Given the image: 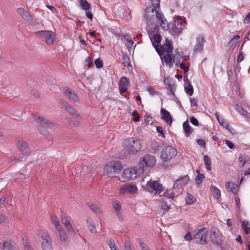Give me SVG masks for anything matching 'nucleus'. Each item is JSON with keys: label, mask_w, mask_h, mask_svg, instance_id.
Here are the masks:
<instances>
[{"label": "nucleus", "mask_w": 250, "mask_h": 250, "mask_svg": "<svg viewBox=\"0 0 250 250\" xmlns=\"http://www.w3.org/2000/svg\"><path fill=\"white\" fill-rule=\"evenodd\" d=\"M22 18L25 21H31L32 20V16L29 12L25 11L23 14L21 16Z\"/></svg>", "instance_id": "46"}, {"label": "nucleus", "mask_w": 250, "mask_h": 250, "mask_svg": "<svg viewBox=\"0 0 250 250\" xmlns=\"http://www.w3.org/2000/svg\"><path fill=\"white\" fill-rule=\"evenodd\" d=\"M190 121L191 123L194 125L198 126L199 125L198 121L194 117H192L190 118Z\"/></svg>", "instance_id": "58"}, {"label": "nucleus", "mask_w": 250, "mask_h": 250, "mask_svg": "<svg viewBox=\"0 0 250 250\" xmlns=\"http://www.w3.org/2000/svg\"><path fill=\"white\" fill-rule=\"evenodd\" d=\"M125 250H134V248L132 247L131 243L129 241L125 242Z\"/></svg>", "instance_id": "49"}, {"label": "nucleus", "mask_w": 250, "mask_h": 250, "mask_svg": "<svg viewBox=\"0 0 250 250\" xmlns=\"http://www.w3.org/2000/svg\"><path fill=\"white\" fill-rule=\"evenodd\" d=\"M189 178L188 175L181 176L177 179L173 185V188L178 194L182 193L183 191V187L186 186L189 182Z\"/></svg>", "instance_id": "6"}, {"label": "nucleus", "mask_w": 250, "mask_h": 250, "mask_svg": "<svg viewBox=\"0 0 250 250\" xmlns=\"http://www.w3.org/2000/svg\"><path fill=\"white\" fill-rule=\"evenodd\" d=\"M59 232L60 239L61 243L63 245H65L68 242V238L65 231L62 228L58 229Z\"/></svg>", "instance_id": "21"}, {"label": "nucleus", "mask_w": 250, "mask_h": 250, "mask_svg": "<svg viewBox=\"0 0 250 250\" xmlns=\"http://www.w3.org/2000/svg\"><path fill=\"white\" fill-rule=\"evenodd\" d=\"M25 178V176L23 174L21 173H18L16 174V180L21 179V181H23V179Z\"/></svg>", "instance_id": "64"}, {"label": "nucleus", "mask_w": 250, "mask_h": 250, "mask_svg": "<svg viewBox=\"0 0 250 250\" xmlns=\"http://www.w3.org/2000/svg\"><path fill=\"white\" fill-rule=\"evenodd\" d=\"M195 234L194 235L193 239L197 244L206 245V241L208 235L207 229L203 227L199 226L195 230Z\"/></svg>", "instance_id": "3"}, {"label": "nucleus", "mask_w": 250, "mask_h": 250, "mask_svg": "<svg viewBox=\"0 0 250 250\" xmlns=\"http://www.w3.org/2000/svg\"><path fill=\"white\" fill-rule=\"evenodd\" d=\"M161 113L162 115L161 119L170 125L172 122V118L170 113L164 108L161 109Z\"/></svg>", "instance_id": "19"}, {"label": "nucleus", "mask_w": 250, "mask_h": 250, "mask_svg": "<svg viewBox=\"0 0 250 250\" xmlns=\"http://www.w3.org/2000/svg\"><path fill=\"white\" fill-rule=\"evenodd\" d=\"M154 11V8H152V6H149L146 8L145 19L147 24H152V21L155 16Z\"/></svg>", "instance_id": "14"}, {"label": "nucleus", "mask_w": 250, "mask_h": 250, "mask_svg": "<svg viewBox=\"0 0 250 250\" xmlns=\"http://www.w3.org/2000/svg\"><path fill=\"white\" fill-rule=\"evenodd\" d=\"M185 200L187 204L192 205L196 201V200L192 195L188 193L186 195Z\"/></svg>", "instance_id": "33"}, {"label": "nucleus", "mask_w": 250, "mask_h": 250, "mask_svg": "<svg viewBox=\"0 0 250 250\" xmlns=\"http://www.w3.org/2000/svg\"><path fill=\"white\" fill-rule=\"evenodd\" d=\"M16 146L19 150L24 155H29L30 149L28 144L22 139H19L16 141Z\"/></svg>", "instance_id": "12"}, {"label": "nucleus", "mask_w": 250, "mask_h": 250, "mask_svg": "<svg viewBox=\"0 0 250 250\" xmlns=\"http://www.w3.org/2000/svg\"><path fill=\"white\" fill-rule=\"evenodd\" d=\"M235 202L236 205V207L237 208H240V200L238 197V195L235 196Z\"/></svg>", "instance_id": "60"}, {"label": "nucleus", "mask_w": 250, "mask_h": 250, "mask_svg": "<svg viewBox=\"0 0 250 250\" xmlns=\"http://www.w3.org/2000/svg\"><path fill=\"white\" fill-rule=\"evenodd\" d=\"M204 161L205 162L206 168L208 170H210L211 169V162L210 158L208 156L206 155L204 156Z\"/></svg>", "instance_id": "36"}, {"label": "nucleus", "mask_w": 250, "mask_h": 250, "mask_svg": "<svg viewBox=\"0 0 250 250\" xmlns=\"http://www.w3.org/2000/svg\"><path fill=\"white\" fill-rule=\"evenodd\" d=\"M120 84L122 86H128L129 84V80L125 77H123L120 81Z\"/></svg>", "instance_id": "40"}, {"label": "nucleus", "mask_w": 250, "mask_h": 250, "mask_svg": "<svg viewBox=\"0 0 250 250\" xmlns=\"http://www.w3.org/2000/svg\"><path fill=\"white\" fill-rule=\"evenodd\" d=\"M113 206L116 212L119 211L121 209L120 202L118 201H115L113 203Z\"/></svg>", "instance_id": "45"}, {"label": "nucleus", "mask_w": 250, "mask_h": 250, "mask_svg": "<svg viewBox=\"0 0 250 250\" xmlns=\"http://www.w3.org/2000/svg\"><path fill=\"white\" fill-rule=\"evenodd\" d=\"M215 115L216 119H217V121H218L220 125H222L224 127H225L229 130V125H228V123L226 122L223 119L220 118V117L219 116L218 113H217V112L215 113Z\"/></svg>", "instance_id": "31"}, {"label": "nucleus", "mask_w": 250, "mask_h": 250, "mask_svg": "<svg viewBox=\"0 0 250 250\" xmlns=\"http://www.w3.org/2000/svg\"><path fill=\"white\" fill-rule=\"evenodd\" d=\"M161 39H162L161 36L159 34L156 33L154 35V37H153L154 42H153L152 41V43L155 42V43H157L158 44V43H160V42L161 41Z\"/></svg>", "instance_id": "47"}, {"label": "nucleus", "mask_w": 250, "mask_h": 250, "mask_svg": "<svg viewBox=\"0 0 250 250\" xmlns=\"http://www.w3.org/2000/svg\"><path fill=\"white\" fill-rule=\"evenodd\" d=\"M204 42V37L201 35H199L196 38V44L194 47V52H201L203 50Z\"/></svg>", "instance_id": "15"}, {"label": "nucleus", "mask_w": 250, "mask_h": 250, "mask_svg": "<svg viewBox=\"0 0 250 250\" xmlns=\"http://www.w3.org/2000/svg\"><path fill=\"white\" fill-rule=\"evenodd\" d=\"M160 0H152V8H154V11L157 10V8L160 9Z\"/></svg>", "instance_id": "48"}, {"label": "nucleus", "mask_w": 250, "mask_h": 250, "mask_svg": "<svg viewBox=\"0 0 250 250\" xmlns=\"http://www.w3.org/2000/svg\"><path fill=\"white\" fill-rule=\"evenodd\" d=\"M124 66L128 67L130 65V61L129 57L127 55H124L122 58Z\"/></svg>", "instance_id": "42"}, {"label": "nucleus", "mask_w": 250, "mask_h": 250, "mask_svg": "<svg viewBox=\"0 0 250 250\" xmlns=\"http://www.w3.org/2000/svg\"><path fill=\"white\" fill-rule=\"evenodd\" d=\"M164 191L163 189H162L158 193V194L160 196H165L166 197H167L168 198H172L173 199L174 197H175V193L173 191H169L167 190L166 191Z\"/></svg>", "instance_id": "29"}, {"label": "nucleus", "mask_w": 250, "mask_h": 250, "mask_svg": "<svg viewBox=\"0 0 250 250\" xmlns=\"http://www.w3.org/2000/svg\"><path fill=\"white\" fill-rule=\"evenodd\" d=\"M238 162H239V165L241 167H243L246 163L245 159L244 158H243V157H242V156L239 157Z\"/></svg>", "instance_id": "56"}, {"label": "nucleus", "mask_w": 250, "mask_h": 250, "mask_svg": "<svg viewBox=\"0 0 250 250\" xmlns=\"http://www.w3.org/2000/svg\"><path fill=\"white\" fill-rule=\"evenodd\" d=\"M249 225V222L246 220L243 221L242 224V228L245 233L247 234H250V227Z\"/></svg>", "instance_id": "32"}, {"label": "nucleus", "mask_w": 250, "mask_h": 250, "mask_svg": "<svg viewBox=\"0 0 250 250\" xmlns=\"http://www.w3.org/2000/svg\"><path fill=\"white\" fill-rule=\"evenodd\" d=\"M184 80L186 84L188 83V84L185 86V92L190 96L192 95L193 93V88L190 82L187 78H184Z\"/></svg>", "instance_id": "24"}, {"label": "nucleus", "mask_w": 250, "mask_h": 250, "mask_svg": "<svg viewBox=\"0 0 250 250\" xmlns=\"http://www.w3.org/2000/svg\"><path fill=\"white\" fill-rule=\"evenodd\" d=\"M35 34L44 39L45 42L48 45H52L54 42L55 36L52 31L42 30L36 32Z\"/></svg>", "instance_id": "7"}, {"label": "nucleus", "mask_w": 250, "mask_h": 250, "mask_svg": "<svg viewBox=\"0 0 250 250\" xmlns=\"http://www.w3.org/2000/svg\"><path fill=\"white\" fill-rule=\"evenodd\" d=\"M95 63L96 65V66L98 68H101L103 66V62L102 60H101L100 58L96 59L95 60Z\"/></svg>", "instance_id": "50"}, {"label": "nucleus", "mask_w": 250, "mask_h": 250, "mask_svg": "<svg viewBox=\"0 0 250 250\" xmlns=\"http://www.w3.org/2000/svg\"><path fill=\"white\" fill-rule=\"evenodd\" d=\"M132 115L133 117H134L135 118H134L133 119V121L135 122H137L138 121H139L140 120V117L139 115V113L138 112V111H134L132 113Z\"/></svg>", "instance_id": "53"}, {"label": "nucleus", "mask_w": 250, "mask_h": 250, "mask_svg": "<svg viewBox=\"0 0 250 250\" xmlns=\"http://www.w3.org/2000/svg\"><path fill=\"white\" fill-rule=\"evenodd\" d=\"M4 249H7L8 250H18L15 243L11 240H7L4 241Z\"/></svg>", "instance_id": "26"}, {"label": "nucleus", "mask_w": 250, "mask_h": 250, "mask_svg": "<svg viewBox=\"0 0 250 250\" xmlns=\"http://www.w3.org/2000/svg\"><path fill=\"white\" fill-rule=\"evenodd\" d=\"M111 163H112V164L113 167H114V169L116 171V172L117 171L121 170L123 168L122 163L118 161H111Z\"/></svg>", "instance_id": "37"}, {"label": "nucleus", "mask_w": 250, "mask_h": 250, "mask_svg": "<svg viewBox=\"0 0 250 250\" xmlns=\"http://www.w3.org/2000/svg\"><path fill=\"white\" fill-rule=\"evenodd\" d=\"M197 144L199 146L201 147H205L206 146V142L204 140L200 139L197 140Z\"/></svg>", "instance_id": "57"}, {"label": "nucleus", "mask_w": 250, "mask_h": 250, "mask_svg": "<svg viewBox=\"0 0 250 250\" xmlns=\"http://www.w3.org/2000/svg\"><path fill=\"white\" fill-rule=\"evenodd\" d=\"M62 223L65 225L66 228L70 227L71 225L70 222L65 218H62L61 219Z\"/></svg>", "instance_id": "55"}, {"label": "nucleus", "mask_w": 250, "mask_h": 250, "mask_svg": "<svg viewBox=\"0 0 250 250\" xmlns=\"http://www.w3.org/2000/svg\"><path fill=\"white\" fill-rule=\"evenodd\" d=\"M211 191L212 195L215 198H218L221 195L220 190L215 186L211 187Z\"/></svg>", "instance_id": "35"}, {"label": "nucleus", "mask_w": 250, "mask_h": 250, "mask_svg": "<svg viewBox=\"0 0 250 250\" xmlns=\"http://www.w3.org/2000/svg\"><path fill=\"white\" fill-rule=\"evenodd\" d=\"M60 103L70 114L72 115H77L76 110L67 102L63 100H60Z\"/></svg>", "instance_id": "18"}, {"label": "nucleus", "mask_w": 250, "mask_h": 250, "mask_svg": "<svg viewBox=\"0 0 250 250\" xmlns=\"http://www.w3.org/2000/svg\"><path fill=\"white\" fill-rule=\"evenodd\" d=\"M80 5L81 8L84 10H88L91 8L90 4L86 0H81Z\"/></svg>", "instance_id": "34"}, {"label": "nucleus", "mask_w": 250, "mask_h": 250, "mask_svg": "<svg viewBox=\"0 0 250 250\" xmlns=\"http://www.w3.org/2000/svg\"><path fill=\"white\" fill-rule=\"evenodd\" d=\"M155 162L156 159L153 156L147 155L140 160L139 165L140 166L139 167H143L144 169L147 167H152L155 165Z\"/></svg>", "instance_id": "10"}, {"label": "nucleus", "mask_w": 250, "mask_h": 250, "mask_svg": "<svg viewBox=\"0 0 250 250\" xmlns=\"http://www.w3.org/2000/svg\"><path fill=\"white\" fill-rule=\"evenodd\" d=\"M137 242H138L142 250H150L149 247L147 245L145 244L141 239H138L137 240Z\"/></svg>", "instance_id": "43"}, {"label": "nucleus", "mask_w": 250, "mask_h": 250, "mask_svg": "<svg viewBox=\"0 0 250 250\" xmlns=\"http://www.w3.org/2000/svg\"><path fill=\"white\" fill-rule=\"evenodd\" d=\"M177 154L175 149L170 146L165 147L161 152V158L165 162L171 160Z\"/></svg>", "instance_id": "8"}, {"label": "nucleus", "mask_w": 250, "mask_h": 250, "mask_svg": "<svg viewBox=\"0 0 250 250\" xmlns=\"http://www.w3.org/2000/svg\"><path fill=\"white\" fill-rule=\"evenodd\" d=\"M88 206L95 213H97L100 212V208L96 205L94 204H90V203H88Z\"/></svg>", "instance_id": "51"}, {"label": "nucleus", "mask_w": 250, "mask_h": 250, "mask_svg": "<svg viewBox=\"0 0 250 250\" xmlns=\"http://www.w3.org/2000/svg\"><path fill=\"white\" fill-rule=\"evenodd\" d=\"M183 126L185 136L189 137L193 131V129L190 126L188 121L184 123Z\"/></svg>", "instance_id": "25"}, {"label": "nucleus", "mask_w": 250, "mask_h": 250, "mask_svg": "<svg viewBox=\"0 0 250 250\" xmlns=\"http://www.w3.org/2000/svg\"><path fill=\"white\" fill-rule=\"evenodd\" d=\"M235 108L236 110L242 115L245 116L248 113V112L242 106L239 105L238 104H236Z\"/></svg>", "instance_id": "41"}, {"label": "nucleus", "mask_w": 250, "mask_h": 250, "mask_svg": "<svg viewBox=\"0 0 250 250\" xmlns=\"http://www.w3.org/2000/svg\"><path fill=\"white\" fill-rule=\"evenodd\" d=\"M107 244L111 250H119L117 246L116 245L115 241L112 239H110L108 240Z\"/></svg>", "instance_id": "39"}, {"label": "nucleus", "mask_w": 250, "mask_h": 250, "mask_svg": "<svg viewBox=\"0 0 250 250\" xmlns=\"http://www.w3.org/2000/svg\"><path fill=\"white\" fill-rule=\"evenodd\" d=\"M125 150L130 154H136L142 148L140 140L131 137L125 140L123 143Z\"/></svg>", "instance_id": "1"}, {"label": "nucleus", "mask_w": 250, "mask_h": 250, "mask_svg": "<svg viewBox=\"0 0 250 250\" xmlns=\"http://www.w3.org/2000/svg\"><path fill=\"white\" fill-rule=\"evenodd\" d=\"M87 224L88 229L92 233H94L96 232L95 224L92 220H87Z\"/></svg>", "instance_id": "38"}, {"label": "nucleus", "mask_w": 250, "mask_h": 250, "mask_svg": "<svg viewBox=\"0 0 250 250\" xmlns=\"http://www.w3.org/2000/svg\"><path fill=\"white\" fill-rule=\"evenodd\" d=\"M36 120L37 122L40 124L38 126V128L42 134H44L45 129L54 127V125L52 123L43 117H39Z\"/></svg>", "instance_id": "9"}, {"label": "nucleus", "mask_w": 250, "mask_h": 250, "mask_svg": "<svg viewBox=\"0 0 250 250\" xmlns=\"http://www.w3.org/2000/svg\"><path fill=\"white\" fill-rule=\"evenodd\" d=\"M151 147L155 151H158L160 150V147L156 142L152 143L151 144Z\"/></svg>", "instance_id": "61"}, {"label": "nucleus", "mask_w": 250, "mask_h": 250, "mask_svg": "<svg viewBox=\"0 0 250 250\" xmlns=\"http://www.w3.org/2000/svg\"><path fill=\"white\" fill-rule=\"evenodd\" d=\"M225 143L230 149H233L234 148V144L230 141L226 140L225 141Z\"/></svg>", "instance_id": "63"}, {"label": "nucleus", "mask_w": 250, "mask_h": 250, "mask_svg": "<svg viewBox=\"0 0 250 250\" xmlns=\"http://www.w3.org/2000/svg\"><path fill=\"white\" fill-rule=\"evenodd\" d=\"M157 131L158 133H159L160 134V135H161V136L163 138H165V133L163 131V128L161 126H157Z\"/></svg>", "instance_id": "59"}, {"label": "nucleus", "mask_w": 250, "mask_h": 250, "mask_svg": "<svg viewBox=\"0 0 250 250\" xmlns=\"http://www.w3.org/2000/svg\"><path fill=\"white\" fill-rule=\"evenodd\" d=\"M238 189L239 187L233 183L232 184V187L230 188L229 191L235 194V196H236L238 194Z\"/></svg>", "instance_id": "44"}, {"label": "nucleus", "mask_w": 250, "mask_h": 250, "mask_svg": "<svg viewBox=\"0 0 250 250\" xmlns=\"http://www.w3.org/2000/svg\"><path fill=\"white\" fill-rule=\"evenodd\" d=\"M147 184L150 188L156 192L159 193V191L163 189L162 185L158 183L157 181H149Z\"/></svg>", "instance_id": "22"}, {"label": "nucleus", "mask_w": 250, "mask_h": 250, "mask_svg": "<svg viewBox=\"0 0 250 250\" xmlns=\"http://www.w3.org/2000/svg\"><path fill=\"white\" fill-rule=\"evenodd\" d=\"M143 173H144L143 167H135L133 168H126L123 171L122 177L125 180L129 181L135 179Z\"/></svg>", "instance_id": "4"}, {"label": "nucleus", "mask_w": 250, "mask_h": 250, "mask_svg": "<svg viewBox=\"0 0 250 250\" xmlns=\"http://www.w3.org/2000/svg\"><path fill=\"white\" fill-rule=\"evenodd\" d=\"M180 68L184 70L185 73H187L189 70V67L188 66H186L184 63H181L179 66Z\"/></svg>", "instance_id": "62"}, {"label": "nucleus", "mask_w": 250, "mask_h": 250, "mask_svg": "<svg viewBox=\"0 0 250 250\" xmlns=\"http://www.w3.org/2000/svg\"><path fill=\"white\" fill-rule=\"evenodd\" d=\"M147 90L149 92V93L152 96L157 94V92L155 90L154 88L152 86H148L147 87Z\"/></svg>", "instance_id": "54"}, {"label": "nucleus", "mask_w": 250, "mask_h": 250, "mask_svg": "<svg viewBox=\"0 0 250 250\" xmlns=\"http://www.w3.org/2000/svg\"><path fill=\"white\" fill-rule=\"evenodd\" d=\"M63 91L64 93L71 100L74 102H77L79 100V98L76 93L68 87H64L63 88Z\"/></svg>", "instance_id": "17"}, {"label": "nucleus", "mask_w": 250, "mask_h": 250, "mask_svg": "<svg viewBox=\"0 0 250 250\" xmlns=\"http://www.w3.org/2000/svg\"><path fill=\"white\" fill-rule=\"evenodd\" d=\"M121 192L125 193L128 192L131 194L134 193L137 190V187L134 185L129 184H125L120 189Z\"/></svg>", "instance_id": "16"}, {"label": "nucleus", "mask_w": 250, "mask_h": 250, "mask_svg": "<svg viewBox=\"0 0 250 250\" xmlns=\"http://www.w3.org/2000/svg\"><path fill=\"white\" fill-rule=\"evenodd\" d=\"M153 45L160 57L167 53H171L173 50V46L171 41L166 38L165 42L163 45H155L153 42Z\"/></svg>", "instance_id": "5"}, {"label": "nucleus", "mask_w": 250, "mask_h": 250, "mask_svg": "<svg viewBox=\"0 0 250 250\" xmlns=\"http://www.w3.org/2000/svg\"><path fill=\"white\" fill-rule=\"evenodd\" d=\"M210 238L211 241L216 245H219L222 243V235L219 229L212 227L210 229Z\"/></svg>", "instance_id": "11"}, {"label": "nucleus", "mask_w": 250, "mask_h": 250, "mask_svg": "<svg viewBox=\"0 0 250 250\" xmlns=\"http://www.w3.org/2000/svg\"><path fill=\"white\" fill-rule=\"evenodd\" d=\"M196 172L198 173V175L195 178V181L197 187L199 188L205 177L204 174L199 173V170H196Z\"/></svg>", "instance_id": "30"}, {"label": "nucleus", "mask_w": 250, "mask_h": 250, "mask_svg": "<svg viewBox=\"0 0 250 250\" xmlns=\"http://www.w3.org/2000/svg\"><path fill=\"white\" fill-rule=\"evenodd\" d=\"M104 172H106V174L110 177L114 176V175L116 172V171L114 169V167H113L111 162L108 163L106 165V168L104 170Z\"/></svg>", "instance_id": "23"}, {"label": "nucleus", "mask_w": 250, "mask_h": 250, "mask_svg": "<svg viewBox=\"0 0 250 250\" xmlns=\"http://www.w3.org/2000/svg\"><path fill=\"white\" fill-rule=\"evenodd\" d=\"M155 11L156 17L159 21L160 25L162 28L165 30H168L169 28V25L163 14L161 12H160L159 10H155Z\"/></svg>", "instance_id": "13"}, {"label": "nucleus", "mask_w": 250, "mask_h": 250, "mask_svg": "<svg viewBox=\"0 0 250 250\" xmlns=\"http://www.w3.org/2000/svg\"><path fill=\"white\" fill-rule=\"evenodd\" d=\"M170 54L171 53H167L163 58L162 56L161 57L162 60L164 61L167 64H168L169 67H171L173 66L172 63L173 58Z\"/></svg>", "instance_id": "28"}, {"label": "nucleus", "mask_w": 250, "mask_h": 250, "mask_svg": "<svg viewBox=\"0 0 250 250\" xmlns=\"http://www.w3.org/2000/svg\"><path fill=\"white\" fill-rule=\"evenodd\" d=\"M190 103L191 106H194L197 107L198 106V100L196 98H190Z\"/></svg>", "instance_id": "52"}, {"label": "nucleus", "mask_w": 250, "mask_h": 250, "mask_svg": "<svg viewBox=\"0 0 250 250\" xmlns=\"http://www.w3.org/2000/svg\"><path fill=\"white\" fill-rule=\"evenodd\" d=\"M172 31L174 34L178 35L181 33L183 29V25L181 21H175L174 23L172 25Z\"/></svg>", "instance_id": "20"}, {"label": "nucleus", "mask_w": 250, "mask_h": 250, "mask_svg": "<svg viewBox=\"0 0 250 250\" xmlns=\"http://www.w3.org/2000/svg\"><path fill=\"white\" fill-rule=\"evenodd\" d=\"M122 40L123 42L125 43V45L127 47L129 50L130 49H132V47L133 45L134 42L132 41L131 38L130 37H126L124 35L123 36Z\"/></svg>", "instance_id": "27"}, {"label": "nucleus", "mask_w": 250, "mask_h": 250, "mask_svg": "<svg viewBox=\"0 0 250 250\" xmlns=\"http://www.w3.org/2000/svg\"><path fill=\"white\" fill-rule=\"evenodd\" d=\"M38 235L42 239V250H53V240L47 231L40 230L38 232Z\"/></svg>", "instance_id": "2"}]
</instances>
